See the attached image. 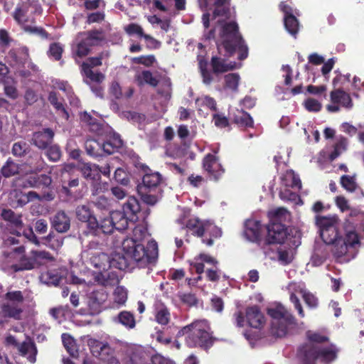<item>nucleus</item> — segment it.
<instances>
[{"instance_id": "nucleus-34", "label": "nucleus", "mask_w": 364, "mask_h": 364, "mask_svg": "<svg viewBox=\"0 0 364 364\" xmlns=\"http://www.w3.org/2000/svg\"><path fill=\"white\" fill-rule=\"evenodd\" d=\"M99 170L100 166L91 163L84 164L81 168L82 173L85 178L92 180V181L96 179H101Z\"/></svg>"}, {"instance_id": "nucleus-7", "label": "nucleus", "mask_w": 364, "mask_h": 364, "mask_svg": "<svg viewBox=\"0 0 364 364\" xmlns=\"http://www.w3.org/2000/svg\"><path fill=\"white\" fill-rule=\"evenodd\" d=\"M4 299L0 305V328L8 323L10 319L21 320L23 312L24 296L21 291H9L4 294Z\"/></svg>"}, {"instance_id": "nucleus-56", "label": "nucleus", "mask_w": 364, "mask_h": 364, "mask_svg": "<svg viewBox=\"0 0 364 364\" xmlns=\"http://www.w3.org/2000/svg\"><path fill=\"white\" fill-rule=\"evenodd\" d=\"M29 146L25 141H18L14 144L12 147V154L18 157H21L26 154Z\"/></svg>"}, {"instance_id": "nucleus-42", "label": "nucleus", "mask_w": 364, "mask_h": 364, "mask_svg": "<svg viewBox=\"0 0 364 364\" xmlns=\"http://www.w3.org/2000/svg\"><path fill=\"white\" fill-rule=\"evenodd\" d=\"M320 235L323 241L327 245L335 242L337 240L341 237L338 234L336 227L331 228V229L323 230L322 232H320Z\"/></svg>"}, {"instance_id": "nucleus-22", "label": "nucleus", "mask_w": 364, "mask_h": 364, "mask_svg": "<svg viewBox=\"0 0 364 364\" xmlns=\"http://www.w3.org/2000/svg\"><path fill=\"white\" fill-rule=\"evenodd\" d=\"M52 183V178L49 174H40L33 173L28 176L26 181L23 187L45 188H48Z\"/></svg>"}, {"instance_id": "nucleus-20", "label": "nucleus", "mask_w": 364, "mask_h": 364, "mask_svg": "<svg viewBox=\"0 0 364 364\" xmlns=\"http://www.w3.org/2000/svg\"><path fill=\"white\" fill-rule=\"evenodd\" d=\"M244 235L247 240L259 245L262 242L260 222L247 220L245 224Z\"/></svg>"}, {"instance_id": "nucleus-62", "label": "nucleus", "mask_w": 364, "mask_h": 364, "mask_svg": "<svg viewBox=\"0 0 364 364\" xmlns=\"http://www.w3.org/2000/svg\"><path fill=\"white\" fill-rule=\"evenodd\" d=\"M304 107L309 112H319L321 109V104L314 98H308L304 101Z\"/></svg>"}, {"instance_id": "nucleus-10", "label": "nucleus", "mask_w": 364, "mask_h": 364, "mask_svg": "<svg viewBox=\"0 0 364 364\" xmlns=\"http://www.w3.org/2000/svg\"><path fill=\"white\" fill-rule=\"evenodd\" d=\"M5 343L6 345L16 348L21 355H28L27 359L30 363H34L36 361L38 350L34 341L30 337L27 336L26 341L19 343L15 336L9 335L5 338Z\"/></svg>"}, {"instance_id": "nucleus-63", "label": "nucleus", "mask_w": 364, "mask_h": 364, "mask_svg": "<svg viewBox=\"0 0 364 364\" xmlns=\"http://www.w3.org/2000/svg\"><path fill=\"white\" fill-rule=\"evenodd\" d=\"M161 82L163 89L159 90L158 93L166 97L170 95L172 85L171 79L167 76H164L161 77Z\"/></svg>"}, {"instance_id": "nucleus-25", "label": "nucleus", "mask_w": 364, "mask_h": 364, "mask_svg": "<svg viewBox=\"0 0 364 364\" xmlns=\"http://www.w3.org/2000/svg\"><path fill=\"white\" fill-rule=\"evenodd\" d=\"M210 65L213 73L218 75L240 68L241 64L240 63L239 65H237L235 62L227 63L225 59L218 56H213L210 60Z\"/></svg>"}, {"instance_id": "nucleus-60", "label": "nucleus", "mask_w": 364, "mask_h": 364, "mask_svg": "<svg viewBox=\"0 0 364 364\" xmlns=\"http://www.w3.org/2000/svg\"><path fill=\"white\" fill-rule=\"evenodd\" d=\"M104 342L100 341L96 339H90L88 341V346L92 355L98 357L100 355L101 350L104 346Z\"/></svg>"}, {"instance_id": "nucleus-19", "label": "nucleus", "mask_w": 364, "mask_h": 364, "mask_svg": "<svg viewBox=\"0 0 364 364\" xmlns=\"http://www.w3.org/2000/svg\"><path fill=\"white\" fill-rule=\"evenodd\" d=\"M229 117L232 122L240 128H252L254 126L252 117L243 109H236L232 112H230Z\"/></svg>"}, {"instance_id": "nucleus-58", "label": "nucleus", "mask_w": 364, "mask_h": 364, "mask_svg": "<svg viewBox=\"0 0 364 364\" xmlns=\"http://www.w3.org/2000/svg\"><path fill=\"white\" fill-rule=\"evenodd\" d=\"M213 122L218 128H226L230 126V119L223 114L215 113L213 114Z\"/></svg>"}, {"instance_id": "nucleus-3", "label": "nucleus", "mask_w": 364, "mask_h": 364, "mask_svg": "<svg viewBox=\"0 0 364 364\" xmlns=\"http://www.w3.org/2000/svg\"><path fill=\"white\" fill-rule=\"evenodd\" d=\"M269 222L267 225L266 245L284 244L290 235L291 230L287 225L289 213L284 208H278L268 213Z\"/></svg>"}, {"instance_id": "nucleus-24", "label": "nucleus", "mask_w": 364, "mask_h": 364, "mask_svg": "<svg viewBox=\"0 0 364 364\" xmlns=\"http://www.w3.org/2000/svg\"><path fill=\"white\" fill-rule=\"evenodd\" d=\"M223 231L220 228L215 225L213 223L206 220L204 228V237L202 242L207 246H212L214 240L222 237Z\"/></svg>"}, {"instance_id": "nucleus-53", "label": "nucleus", "mask_w": 364, "mask_h": 364, "mask_svg": "<svg viewBox=\"0 0 364 364\" xmlns=\"http://www.w3.org/2000/svg\"><path fill=\"white\" fill-rule=\"evenodd\" d=\"M341 184L343 188L351 193L357 188V184L354 178L348 175H343L341 177Z\"/></svg>"}, {"instance_id": "nucleus-11", "label": "nucleus", "mask_w": 364, "mask_h": 364, "mask_svg": "<svg viewBox=\"0 0 364 364\" xmlns=\"http://www.w3.org/2000/svg\"><path fill=\"white\" fill-rule=\"evenodd\" d=\"M230 1L231 0H197L201 11L213 10L214 18L228 17L230 13Z\"/></svg>"}, {"instance_id": "nucleus-54", "label": "nucleus", "mask_w": 364, "mask_h": 364, "mask_svg": "<svg viewBox=\"0 0 364 364\" xmlns=\"http://www.w3.org/2000/svg\"><path fill=\"white\" fill-rule=\"evenodd\" d=\"M46 149V155L50 161L55 162L60 160L61 151L58 145H49Z\"/></svg>"}, {"instance_id": "nucleus-26", "label": "nucleus", "mask_w": 364, "mask_h": 364, "mask_svg": "<svg viewBox=\"0 0 364 364\" xmlns=\"http://www.w3.org/2000/svg\"><path fill=\"white\" fill-rule=\"evenodd\" d=\"M131 260L135 262L134 259L130 256H128L124 252V254L114 252L111 257L109 256V264H110V268H115L120 270L129 269Z\"/></svg>"}, {"instance_id": "nucleus-43", "label": "nucleus", "mask_w": 364, "mask_h": 364, "mask_svg": "<svg viewBox=\"0 0 364 364\" xmlns=\"http://www.w3.org/2000/svg\"><path fill=\"white\" fill-rule=\"evenodd\" d=\"M81 68L84 75L92 82H101L105 79L102 73L100 72L95 73L92 69H90L86 63H82Z\"/></svg>"}, {"instance_id": "nucleus-28", "label": "nucleus", "mask_w": 364, "mask_h": 364, "mask_svg": "<svg viewBox=\"0 0 364 364\" xmlns=\"http://www.w3.org/2000/svg\"><path fill=\"white\" fill-rule=\"evenodd\" d=\"M90 264L99 271H107L110 269L109 255L104 252L93 254L90 258Z\"/></svg>"}, {"instance_id": "nucleus-29", "label": "nucleus", "mask_w": 364, "mask_h": 364, "mask_svg": "<svg viewBox=\"0 0 364 364\" xmlns=\"http://www.w3.org/2000/svg\"><path fill=\"white\" fill-rule=\"evenodd\" d=\"M80 119L92 132H99L102 130V124L87 112L80 114Z\"/></svg>"}, {"instance_id": "nucleus-16", "label": "nucleus", "mask_w": 364, "mask_h": 364, "mask_svg": "<svg viewBox=\"0 0 364 364\" xmlns=\"http://www.w3.org/2000/svg\"><path fill=\"white\" fill-rule=\"evenodd\" d=\"M245 318L248 326L254 328H262L265 323V317L257 305L247 306Z\"/></svg>"}, {"instance_id": "nucleus-41", "label": "nucleus", "mask_w": 364, "mask_h": 364, "mask_svg": "<svg viewBox=\"0 0 364 364\" xmlns=\"http://www.w3.org/2000/svg\"><path fill=\"white\" fill-rule=\"evenodd\" d=\"M331 245L333 246L331 252L336 259L343 257L348 252V247L345 243L342 237L335 242H332Z\"/></svg>"}, {"instance_id": "nucleus-6", "label": "nucleus", "mask_w": 364, "mask_h": 364, "mask_svg": "<svg viewBox=\"0 0 364 364\" xmlns=\"http://www.w3.org/2000/svg\"><path fill=\"white\" fill-rule=\"evenodd\" d=\"M338 349L331 345L321 347L314 343H304L297 350L296 356L301 364H316L318 359L324 363H329L336 359Z\"/></svg>"}, {"instance_id": "nucleus-40", "label": "nucleus", "mask_w": 364, "mask_h": 364, "mask_svg": "<svg viewBox=\"0 0 364 364\" xmlns=\"http://www.w3.org/2000/svg\"><path fill=\"white\" fill-rule=\"evenodd\" d=\"M85 40L92 46L97 45L100 42L105 40V36L102 29H93L88 31L86 33Z\"/></svg>"}, {"instance_id": "nucleus-32", "label": "nucleus", "mask_w": 364, "mask_h": 364, "mask_svg": "<svg viewBox=\"0 0 364 364\" xmlns=\"http://www.w3.org/2000/svg\"><path fill=\"white\" fill-rule=\"evenodd\" d=\"M85 149L87 154L92 157L102 156L101 141L94 138H88L85 142Z\"/></svg>"}, {"instance_id": "nucleus-31", "label": "nucleus", "mask_w": 364, "mask_h": 364, "mask_svg": "<svg viewBox=\"0 0 364 364\" xmlns=\"http://www.w3.org/2000/svg\"><path fill=\"white\" fill-rule=\"evenodd\" d=\"M48 100L62 118L65 119V120L69 119V113L65 105L58 101V95L55 92H50Z\"/></svg>"}, {"instance_id": "nucleus-17", "label": "nucleus", "mask_w": 364, "mask_h": 364, "mask_svg": "<svg viewBox=\"0 0 364 364\" xmlns=\"http://www.w3.org/2000/svg\"><path fill=\"white\" fill-rule=\"evenodd\" d=\"M76 218L86 224L85 230L94 229V225L96 224L97 218L94 211L90 208L89 205H79L75 210Z\"/></svg>"}, {"instance_id": "nucleus-38", "label": "nucleus", "mask_w": 364, "mask_h": 364, "mask_svg": "<svg viewBox=\"0 0 364 364\" xmlns=\"http://www.w3.org/2000/svg\"><path fill=\"white\" fill-rule=\"evenodd\" d=\"M284 24L288 33L296 38L299 30V23L296 17L295 16H284Z\"/></svg>"}, {"instance_id": "nucleus-59", "label": "nucleus", "mask_w": 364, "mask_h": 364, "mask_svg": "<svg viewBox=\"0 0 364 364\" xmlns=\"http://www.w3.org/2000/svg\"><path fill=\"white\" fill-rule=\"evenodd\" d=\"M90 47H92V46L83 39L77 45L75 53L80 58L85 57L89 54Z\"/></svg>"}, {"instance_id": "nucleus-61", "label": "nucleus", "mask_w": 364, "mask_h": 364, "mask_svg": "<svg viewBox=\"0 0 364 364\" xmlns=\"http://www.w3.org/2000/svg\"><path fill=\"white\" fill-rule=\"evenodd\" d=\"M114 178L122 185H127L129 183V178L127 172L122 168H117L114 171Z\"/></svg>"}, {"instance_id": "nucleus-5", "label": "nucleus", "mask_w": 364, "mask_h": 364, "mask_svg": "<svg viewBox=\"0 0 364 364\" xmlns=\"http://www.w3.org/2000/svg\"><path fill=\"white\" fill-rule=\"evenodd\" d=\"M185 336V342L188 347L200 346L204 349L210 348L214 338L207 331V325L204 321H196L178 331L177 337Z\"/></svg>"}, {"instance_id": "nucleus-35", "label": "nucleus", "mask_w": 364, "mask_h": 364, "mask_svg": "<svg viewBox=\"0 0 364 364\" xmlns=\"http://www.w3.org/2000/svg\"><path fill=\"white\" fill-rule=\"evenodd\" d=\"M338 218L336 216H316V225L318 227L320 232L323 230L335 228Z\"/></svg>"}, {"instance_id": "nucleus-15", "label": "nucleus", "mask_w": 364, "mask_h": 364, "mask_svg": "<svg viewBox=\"0 0 364 364\" xmlns=\"http://www.w3.org/2000/svg\"><path fill=\"white\" fill-rule=\"evenodd\" d=\"M206 220H200L196 217H192L187 220L183 217L178 218L177 223L183 225V228L187 229L188 232L195 237H200L201 240L204 237V228Z\"/></svg>"}, {"instance_id": "nucleus-48", "label": "nucleus", "mask_w": 364, "mask_h": 364, "mask_svg": "<svg viewBox=\"0 0 364 364\" xmlns=\"http://www.w3.org/2000/svg\"><path fill=\"white\" fill-rule=\"evenodd\" d=\"M43 239L46 240V244L53 250L60 248L63 244V240L57 237L53 231L50 232Z\"/></svg>"}, {"instance_id": "nucleus-57", "label": "nucleus", "mask_w": 364, "mask_h": 364, "mask_svg": "<svg viewBox=\"0 0 364 364\" xmlns=\"http://www.w3.org/2000/svg\"><path fill=\"white\" fill-rule=\"evenodd\" d=\"M132 61L136 64H140L146 67H150L156 62V58L154 55H141L139 57L133 58Z\"/></svg>"}, {"instance_id": "nucleus-14", "label": "nucleus", "mask_w": 364, "mask_h": 364, "mask_svg": "<svg viewBox=\"0 0 364 364\" xmlns=\"http://www.w3.org/2000/svg\"><path fill=\"white\" fill-rule=\"evenodd\" d=\"M95 225V227L92 230H82L80 237H101L102 235L105 236L112 234L114 229L111 217L105 218L100 222L97 219Z\"/></svg>"}, {"instance_id": "nucleus-47", "label": "nucleus", "mask_w": 364, "mask_h": 364, "mask_svg": "<svg viewBox=\"0 0 364 364\" xmlns=\"http://www.w3.org/2000/svg\"><path fill=\"white\" fill-rule=\"evenodd\" d=\"M19 173V166L12 161L8 160L1 168V173L4 176L9 178Z\"/></svg>"}, {"instance_id": "nucleus-13", "label": "nucleus", "mask_w": 364, "mask_h": 364, "mask_svg": "<svg viewBox=\"0 0 364 364\" xmlns=\"http://www.w3.org/2000/svg\"><path fill=\"white\" fill-rule=\"evenodd\" d=\"M203 168L211 180L218 181L225 173L217 156L212 154H206L203 159Z\"/></svg>"}, {"instance_id": "nucleus-51", "label": "nucleus", "mask_w": 364, "mask_h": 364, "mask_svg": "<svg viewBox=\"0 0 364 364\" xmlns=\"http://www.w3.org/2000/svg\"><path fill=\"white\" fill-rule=\"evenodd\" d=\"M306 337L309 340V343H314L316 345L317 343H324L329 341V338L325 335H322L320 333L312 332L311 331H308L306 332Z\"/></svg>"}, {"instance_id": "nucleus-18", "label": "nucleus", "mask_w": 364, "mask_h": 364, "mask_svg": "<svg viewBox=\"0 0 364 364\" xmlns=\"http://www.w3.org/2000/svg\"><path fill=\"white\" fill-rule=\"evenodd\" d=\"M54 135V132L51 129H43L33 134L31 143L40 149H46L52 144Z\"/></svg>"}, {"instance_id": "nucleus-37", "label": "nucleus", "mask_w": 364, "mask_h": 364, "mask_svg": "<svg viewBox=\"0 0 364 364\" xmlns=\"http://www.w3.org/2000/svg\"><path fill=\"white\" fill-rule=\"evenodd\" d=\"M117 321L128 329L134 328L136 326L134 314L127 311H122L118 314Z\"/></svg>"}, {"instance_id": "nucleus-12", "label": "nucleus", "mask_w": 364, "mask_h": 364, "mask_svg": "<svg viewBox=\"0 0 364 364\" xmlns=\"http://www.w3.org/2000/svg\"><path fill=\"white\" fill-rule=\"evenodd\" d=\"M141 168L144 171L145 174L142 178V183L137 186V191L142 192L145 190L153 191L154 192H160L161 188L159 187L162 177L161 175L158 173H149L150 171L149 168L146 165H141Z\"/></svg>"}, {"instance_id": "nucleus-64", "label": "nucleus", "mask_w": 364, "mask_h": 364, "mask_svg": "<svg viewBox=\"0 0 364 364\" xmlns=\"http://www.w3.org/2000/svg\"><path fill=\"white\" fill-rule=\"evenodd\" d=\"M343 240L348 247H353L360 242L358 235L355 231L348 232Z\"/></svg>"}, {"instance_id": "nucleus-23", "label": "nucleus", "mask_w": 364, "mask_h": 364, "mask_svg": "<svg viewBox=\"0 0 364 364\" xmlns=\"http://www.w3.org/2000/svg\"><path fill=\"white\" fill-rule=\"evenodd\" d=\"M24 165L28 167L26 173L33 174L41 172L44 168L46 163L40 153L32 151L27 157Z\"/></svg>"}, {"instance_id": "nucleus-50", "label": "nucleus", "mask_w": 364, "mask_h": 364, "mask_svg": "<svg viewBox=\"0 0 364 364\" xmlns=\"http://www.w3.org/2000/svg\"><path fill=\"white\" fill-rule=\"evenodd\" d=\"M143 202L147 205H154L158 201V193L159 192H154L153 191H146L144 192H138Z\"/></svg>"}, {"instance_id": "nucleus-36", "label": "nucleus", "mask_w": 364, "mask_h": 364, "mask_svg": "<svg viewBox=\"0 0 364 364\" xmlns=\"http://www.w3.org/2000/svg\"><path fill=\"white\" fill-rule=\"evenodd\" d=\"M99 358L110 364H119V361L114 357V349L107 343H104Z\"/></svg>"}, {"instance_id": "nucleus-39", "label": "nucleus", "mask_w": 364, "mask_h": 364, "mask_svg": "<svg viewBox=\"0 0 364 364\" xmlns=\"http://www.w3.org/2000/svg\"><path fill=\"white\" fill-rule=\"evenodd\" d=\"M1 217L4 220L9 222L17 228L23 226L21 216L17 215L11 209H4L1 212Z\"/></svg>"}, {"instance_id": "nucleus-9", "label": "nucleus", "mask_w": 364, "mask_h": 364, "mask_svg": "<svg viewBox=\"0 0 364 364\" xmlns=\"http://www.w3.org/2000/svg\"><path fill=\"white\" fill-rule=\"evenodd\" d=\"M53 261H55V257L49 252L31 250L29 256L23 255L18 263L12 264L11 269L14 272L31 270Z\"/></svg>"}, {"instance_id": "nucleus-8", "label": "nucleus", "mask_w": 364, "mask_h": 364, "mask_svg": "<svg viewBox=\"0 0 364 364\" xmlns=\"http://www.w3.org/2000/svg\"><path fill=\"white\" fill-rule=\"evenodd\" d=\"M267 313L272 318L271 333L274 337H284L288 333L289 327L296 323L293 315L282 305L269 309Z\"/></svg>"}, {"instance_id": "nucleus-55", "label": "nucleus", "mask_w": 364, "mask_h": 364, "mask_svg": "<svg viewBox=\"0 0 364 364\" xmlns=\"http://www.w3.org/2000/svg\"><path fill=\"white\" fill-rule=\"evenodd\" d=\"M180 301L190 307L198 304V299L196 294L192 293H181L178 294Z\"/></svg>"}, {"instance_id": "nucleus-21", "label": "nucleus", "mask_w": 364, "mask_h": 364, "mask_svg": "<svg viewBox=\"0 0 364 364\" xmlns=\"http://www.w3.org/2000/svg\"><path fill=\"white\" fill-rule=\"evenodd\" d=\"M51 227L59 233L67 232L70 228V218L63 210L58 211L50 220Z\"/></svg>"}, {"instance_id": "nucleus-33", "label": "nucleus", "mask_w": 364, "mask_h": 364, "mask_svg": "<svg viewBox=\"0 0 364 364\" xmlns=\"http://www.w3.org/2000/svg\"><path fill=\"white\" fill-rule=\"evenodd\" d=\"M137 84L140 86L147 84L151 87H156L159 80L153 76L150 70H143L140 74L135 76Z\"/></svg>"}, {"instance_id": "nucleus-4", "label": "nucleus", "mask_w": 364, "mask_h": 364, "mask_svg": "<svg viewBox=\"0 0 364 364\" xmlns=\"http://www.w3.org/2000/svg\"><path fill=\"white\" fill-rule=\"evenodd\" d=\"M149 214V209H144L135 197H129L122 206V211H113L110 217L114 229L123 231L127 229L129 222L144 220Z\"/></svg>"}, {"instance_id": "nucleus-46", "label": "nucleus", "mask_w": 364, "mask_h": 364, "mask_svg": "<svg viewBox=\"0 0 364 364\" xmlns=\"http://www.w3.org/2000/svg\"><path fill=\"white\" fill-rule=\"evenodd\" d=\"M13 17L16 23L22 27L25 31L26 26H29L26 24L28 21L27 16V11L23 10L21 7L17 6L13 14Z\"/></svg>"}, {"instance_id": "nucleus-2", "label": "nucleus", "mask_w": 364, "mask_h": 364, "mask_svg": "<svg viewBox=\"0 0 364 364\" xmlns=\"http://www.w3.org/2000/svg\"><path fill=\"white\" fill-rule=\"evenodd\" d=\"M221 43L218 48L222 46L225 50L224 55L227 58L233 56L237 53V59L244 60L248 57L249 48L239 31L238 24L235 21L226 22L221 26L220 32Z\"/></svg>"}, {"instance_id": "nucleus-49", "label": "nucleus", "mask_w": 364, "mask_h": 364, "mask_svg": "<svg viewBox=\"0 0 364 364\" xmlns=\"http://www.w3.org/2000/svg\"><path fill=\"white\" fill-rule=\"evenodd\" d=\"M90 188L92 195L97 196L108 190L109 183L107 182H102L100 179H96L92 181Z\"/></svg>"}, {"instance_id": "nucleus-45", "label": "nucleus", "mask_w": 364, "mask_h": 364, "mask_svg": "<svg viewBox=\"0 0 364 364\" xmlns=\"http://www.w3.org/2000/svg\"><path fill=\"white\" fill-rule=\"evenodd\" d=\"M224 79L226 88L230 89L233 92L237 91L240 80V77L238 73H229L225 75Z\"/></svg>"}, {"instance_id": "nucleus-1", "label": "nucleus", "mask_w": 364, "mask_h": 364, "mask_svg": "<svg viewBox=\"0 0 364 364\" xmlns=\"http://www.w3.org/2000/svg\"><path fill=\"white\" fill-rule=\"evenodd\" d=\"M146 235V229L136 225L133 229V237L124 239L122 244L123 252L133 258L139 268L155 264L158 258V245L155 240H150L146 246L140 244Z\"/></svg>"}, {"instance_id": "nucleus-52", "label": "nucleus", "mask_w": 364, "mask_h": 364, "mask_svg": "<svg viewBox=\"0 0 364 364\" xmlns=\"http://www.w3.org/2000/svg\"><path fill=\"white\" fill-rule=\"evenodd\" d=\"M63 48L60 43H53L49 46L48 55L50 58H53L55 60H60L62 58Z\"/></svg>"}, {"instance_id": "nucleus-27", "label": "nucleus", "mask_w": 364, "mask_h": 364, "mask_svg": "<svg viewBox=\"0 0 364 364\" xmlns=\"http://www.w3.org/2000/svg\"><path fill=\"white\" fill-rule=\"evenodd\" d=\"M330 98L333 104H338L347 109L353 107V102L350 95L342 89L332 90L330 93Z\"/></svg>"}, {"instance_id": "nucleus-44", "label": "nucleus", "mask_w": 364, "mask_h": 364, "mask_svg": "<svg viewBox=\"0 0 364 364\" xmlns=\"http://www.w3.org/2000/svg\"><path fill=\"white\" fill-rule=\"evenodd\" d=\"M208 63L205 60H200L198 68L203 78V82L207 85H210L213 80L211 73L208 70Z\"/></svg>"}, {"instance_id": "nucleus-30", "label": "nucleus", "mask_w": 364, "mask_h": 364, "mask_svg": "<svg viewBox=\"0 0 364 364\" xmlns=\"http://www.w3.org/2000/svg\"><path fill=\"white\" fill-rule=\"evenodd\" d=\"M155 321L161 326H166L171 321L170 311L164 304L157 305L155 308Z\"/></svg>"}]
</instances>
